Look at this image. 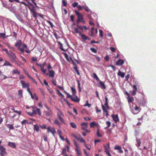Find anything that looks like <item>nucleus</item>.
<instances>
[{"label":"nucleus","instance_id":"1","mask_svg":"<svg viewBox=\"0 0 156 156\" xmlns=\"http://www.w3.org/2000/svg\"><path fill=\"white\" fill-rule=\"evenodd\" d=\"M38 114L39 115H41V112L40 109L37 107H32V112H28V114L30 116H33Z\"/></svg>","mask_w":156,"mask_h":156},{"label":"nucleus","instance_id":"2","mask_svg":"<svg viewBox=\"0 0 156 156\" xmlns=\"http://www.w3.org/2000/svg\"><path fill=\"white\" fill-rule=\"evenodd\" d=\"M75 12L77 16V20H76V23H79L80 21L83 23L85 22V21L83 20V15L78 12L77 10L75 11Z\"/></svg>","mask_w":156,"mask_h":156},{"label":"nucleus","instance_id":"3","mask_svg":"<svg viewBox=\"0 0 156 156\" xmlns=\"http://www.w3.org/2000/svg\"><path fill=\"white\" fill-rule=\"evenodd\" d=\"M8 56L12 62H16V59L17 58V57L14 53L12 51H10V53L8 54Z\"/></svg>","mask_w":156,"mask_h":156},{"label":"nucleus","instance_id":"4","mask_svg":"<svg viewBox=\"0 0 156 156\" xmlns=\"http://www.w3.org/2000/svg\"><path fill=\"white\" fill-rule=\"evenodd\" d=\"M20 83L22 85L23 88H25L30 87L29 83L24 80H21Z\"/></svg>","mask_w":156,"mask_h":156},{"label":"nucleus","instance_id":"5","mask_svg":"<svg viewBox=\"0 0 156 156\" xmlns=\"http://www.w3.org/2000/svg\"><path fill=\"white\" fill-rule=\"evenodd\" d=\"M5 150V148L3 146H0V154L1 156H5L7 155Z\"/></svg>","mask_w":156,"mask_h":156},{"label":"nucleus","instance_id":"6","mask_svg":"<svg viewBox=\"0 0 156 156\" xmlns=\"http://www.w3.org/2000/svg\"><path fill=\"white\" fill-rule=\"evenodd\" d=\"M37 64L40 67L41 70L43 73H46L47 71V69L44 68V66L46 65L45 62H44L42 64H40L38 65L37 63Z\"/></svg>","mask_w":156,"mask_h":156},{"label":"nucleus","instance_id":"7","mask_svg":"<svg viewBox=\"0 0 156 156\" xmlns=\"http://www.w3.org/2000/svg\"><path fill=\"white\" fill-rule=\"evenodd\" d=\"M48 131V133H52L53 136H55V133H56L55 129L53 127H47Z\"/></svg>","mask_w":156,"mask_h":156},{"label":"nucleus","instance_id":"8","mask_svg":"<svg viewBox=\"0 0 156 156\" xmlns=\"http://www.w3.org/2000/svg\"><path fill=\"white\" fill-rule=\"evenodd\" d=\"M32 123L31 122H28L26 120H24L21 122V124L23 125H26V124H30ZM33 125L34 126V127H38V125L36 124H33V122L32 123Z\"/></svg>","mask_w":156,"mask_h":156},{"label":"nucleus","instance_id":"9","mask_svg":"<svg viewBox=\"0 0 156 156\" xmlns=\"http://www.w3.org/2000/svg\"><path fill=\"white\" fill-rule=\"evenodd\" d=\"M49 74H47L46 75H49V77L53 78L54 77L55 75V72L52 70L48 71Z\"/></svg>","mask_w":156,"mask_h":156},{"label":"nucleus","instance_id":"10","mask_svg":"<svg viewBox=\"0 0 156 156\" xmlns=\"http://www.w3.org/2000/svg\"><path fill=\"white\" fill-rule=\"evenodd\" d=\"M112 117L115 123H117L119 121L118 114H116L115 115H112Z\"/></svg>","mask_w":156,"mask_h":156},{"label":"nucleus","instance_id":"11","mask_svg":"<svg viewBox=\"0 0 156 156\" xmlns=\"http://www.w3.org/2000/svg\"><path fill=\"white\" fill-rule=\"evenodd\" d=\"M75 151L78 156H81V152L80 147L75 148Z\"/></svg>","mask_w":156,"mask_h":156},{"label":"nucleus","instance_id":"12","mask_svg":"<svg viewBox=\"0 0 156 156\" xmlns=\"http://www.w3.org/2000/svg\"><path fill=\"white\" fill-rule=\"evenodd\" d=\"M133 88V90L131 91L132 93V94L133 95H135L136 94V92L137 90V88L136 85H133L132 86Z\"/></svg>","mask_w":156,"mask_h":156},{"label":"nucleus","instance_id":"13","mask_svg":"<svg viewBox=\"0 0 156 156\" xmlns=\"http://www.w3.org/2000/svg\"><path fill=\"white\" fill-rule=\"evenodd\" d=\"M27 46L25 44H24L22 45V47L20 48V47H18V50L22 52H24L25 51L24 49L27 48Z\"/></svg>","mask_w":156,"mask_h":156},{"label":"nucleus","instance_id":"14","mask_svg":"<svg viewBox=\"0 0 156 156\" xmlns=\"http://www.w3.org/2000/svg\"><path fill=\"white\" fill-rule=\"evenodd\" d=\"M71 100L72 101L76 102H78L80 101V99L76 96H75L74 97H72Z\"/></svg>","mask_w":156,"mask_h":156},{"label":"nucleus","instance_id":"15","mask_svg":"<svg viewBox=\"0 0 156 156\" xmlns=\"http://www.w3.org/2000/svg\"><path fill=\"white\" fill-rule=\"evenodd\" d=\"M102 108L104 112H105L106 114V117H108L109 115L108 112L107 111V109L105 108L104 106L103 105H102Z\"/></svg>","mask_w":156,"mask_h":156},{"label":"nucleus","instance_id":"16","mask_svg":"<svg viewBox=\"0 0 156 156\" xmlns=\"http://www.w3.org/2000/svg\"><path fill=\"white\" fill-rule=\"evenodd\" d=\"M87 127H82V129L83 130H85V132H84L82 133V135L83 136H85L86 135V133H89L90 132V130L86 129Z\"/></svg>","mask_w":156,"mask_h":156},{"label":"nucleus","instance_id":"17","mask_svg":"<svg viewBox=\"0 0 156 156\" xmlns=\"http://www.w3.org/2000/svg\"><path fill=\"white\" fill-rule=\"evenodd\" d=\"M12 74L19 75L20 73V71L18 69H13L12 72Z\"/></svg>","mask_w":156,"mask_h":156},{"label":"nucleus","instance_id":"18","mask_svg":"<svg viewBox=\"0 0 156 156\" xmlns=\"http://www.w3.org/2000/svg\"><path fill=\"white\" fill-rule=\"evenodd\" d=\"M57 43L58 44L60 45L59 48L62 51H66L67 49L65 50L63 48L62 44L59 41H58Z\"/></svg>","mask_w":156,"mask_h":156},{"label":"nucleus","instance_id":"19","mask_svg":"<svg viewBox=\"0 0 156 156\" xmlns=\"http://www.w3.org/2000/svg\"><path fill=\"white\" fill-rule=\"evenodd\" d=\"M118 75L120 76L122 78H123L125 75V73H123L119 70L118 73Z\"/></svg>","mask_w":156,"mask_h":156},{"label":"nucleus","instance_id":"20","mask_svg":"<svg viewBox=\"0 0 156 156\" xmlns=\"http://www.w3.org/2000/svg\"><path fill=\"white\" fill-rule=\"evenodd\" d=\"M8 145L12 148H15L16 147V145L14 143L9 142Z\"/></svg>","mask_w":156,"mask_h":156},{"label":"nucleus","instance_id":"21","mask_svg":"<svg viewBox=\"0 0 156 156\" xmlns=\"http://www.w3.org/2000/svg\"><path fill=\"white\" fill-rule=\"evenodd\" d=\"M107 146L104 145V147L105 149V152L107 151H109V149H110V146H109V143H107Z\"/></svg>","mask_w":156,"mask_h":156},{"label":"nucleus","instance_id":"22","mask_svg":"<svg viewBox=\"0 0 156 156\" xmlns=\"http://www.w3.org/2000/svg\"><path fill=\"white\" fill-rule=\"evenodd\" d=\"M98 123H96L95 122H93L90 124V127H93L94 126L98 127Z\"/></svg>","mask_w":156,"mask_h":156},{"label":"nucleus","instance_id":"23","mask_svg":"<svg viewBox=\"0 0 156 156\" xmlns=\"http://www.w3.org/2000/svg\"><path fill=\"white\" fill-rule=\"evenodd\" d=\"M124 63L123 60L121 59L119 60L116 63V65H121Z\"/></svg>","mask_w":156,"mask_h":156},{"label":"nucleus","instance_id":"24","mask_svg":"<svg viewBox=\"0 0 156 156\" xmlns=\"http://www.w3.org/2000/svg\"><path fill=\"white\" fill-rule=\"evenodd\" d=\"M71 136L74 137L77 140H79V138L80 137V135L77 134H75L74 133L72 134Z\"/></svg>","mask_w":156,"mask_h":156},{"label":"nucleus","instance_id":"25","mask_svg":"<svg viewBox=\"0 0 156 156\" xmlns=\"http://www.w3.org/2000/svg\"><path fill=\"white\" fill-rule=\"evenodd\" d=\"M22 43V41L21 40H19L15 44V46L16 47H20V46Z\"/></svg>","mask_w":156,"mask_h":156},{"label":"nucleus","instance_id":"26","mask_svg":"<svg viewBox=\"0 0 156 156\" xmlns=\"http://www.w3.org/2000/svg\"><path fill=\"white\" fill-rule=\"evenodd\" d=\"M58 116L61 122L64 124L65 123L64 120L62 117H61V116L60 114H58Z\"/></svg>","mask_w":156,"mask_h":156},{"label":"nucleus","instance_id":"27","mask_svg":"<svg viewBox=\"0 0 156 156\" xmlns=\"http://www.w3.org/2000/svg\"><path fill=\"white\" fill-rule=\"evenodd\" d=\"M73 94V95L75 96L76 94V89L73 87H71Z\"/></svg>","mask_w":156,"mask_h":156},{"label":"nucleus","instance_id":"28","mask_svg":"<svg viewBox=\"0 0 156 156\" xmlns=\"http://www.w3.org/2000/svg\"><path fill=\"white\" fill-rule=\"evenodd\" d=\"M97 136L98 137H101L102 136L99 128L98 129L97 131Z\"/></svg>","mask_w":156,"mask_h":156},{"label":"nucleus","instance_id":"29","mask_svg":"<svg viewBox=\"0 0 156 156\" xmlns=\"http://www.w3.org/2000/svg\"><path fill=\"white\" fill-rule=\"evenodd\" d=\"M127 98L128 99V102L129 103L132 102L134 101V98L133 97L130 98L129 96L127 97Z\"/></svg>","mask_w":156,"mask_h":156},{"label":"nucleus","instance_id":"30","mask_svg":"<svg viewBox=\"0 0 156 156\" xmlns=\"http://www.w3.org/2000/svg\"><path fill=\"white\" fill-rule=\"evenodd\" d=\"M100 86L102 88H103L104 89H105L106 88V87L105 84L103 83L102 82L100 81Z\"/></svg>","mask_w":156,"mask_h":156},{"label":"nucleus","instance_id":"31","mask_svg":"<svg viewBox=\"0 0 156 156\" xmlns=\"http://www.w3.org/2000/svg\"><path fill=\"white\" fill-rule=\"evenodd\" d=\"M31 98L32 99H35L36 101L38 100V98L37 96V94L35 93L34 94Z\"/></svg>","mask_w":156,"mask_h":156},{"label":"nucleus","instance_id":"32","mask_svg":"<svg viewBox=\"0 0 156 156\" xmlns=\"http://www.w3.org/2000/svg\"><path fill=\"white\" fill-rule=\"evenodd\" d=\"M74 30L75 31L76 33L77 34H79L80 35H81V33L80 31L78 30V28L77 27H76L74 28Z\"/></svg>","mask_w":156,"mask_h":156},{"label":"nucleus","instance_id":"33","mask_svg":"<svg viewBox=\"0 0 156 156\" xmlns=\"http://www.w3.org/2000/svg\"><path fill=\"white\" fill-rule=\"evenodd\" d=\"M3 66H12V65L11 64H10L9 62L5 61V62L4 63Z\"/></svg>","mask_w":156,"mask_h":156},{"label":"nucleus","instance_id":"34","mask_svg":"<svg viewBox=\"0 0 156 156\" xmlns=\"http://www.w3.org/2000/svg\"><path fill=\"white\" fill-rule=\"evenodd\" d=\"M64 93L66 94L68 98H70L71 99L72 97L71 95H70L69 93L66 91H64Z\"/></svg>","mask_w":156,"mask_h":156},{"label":"nucleus","instance_id":"35","mask_svg":"<svg viewBox=\"0 0 156 156\" xmlns=\"http://www.w3.org/2000/svg\"><path fill=\"white\" fill-rule=\"evenodd\" d=\"M81 38L82 39L85 41L87 40V37L84 34L81 35Z\"/></svg>","mask_w":156,"mask_h":156},{"label":"nucleus","instance_id":"36","mask_svg":"<svg viewBox=\"0 0 156 156\" xmlns=\"http://www.w3.org/2000/svg\"><path fill=\"white\" fill-rule=\"evenodd\" d=\"M51 82L54 85L56 86L57 84L56 83V80H55L54 78H52V79L51 80Z\"/></svg>","mask_w":156,"mask_h":156},{"label":"nucleus","instance_id":"37","mask_svg":"<svg viewBox=\"0 0 156 156\" xmlns=\"http://www.w3.org/2000/svg\"><path fill=\"white\" fill-rule=\"evenodd\" d=\"M74 69L75 71L76 72V73L78 75H80V74L79 71L77 69V67H74Z\"/></svg>","mask_w":156,"mask_h":156},{"label":"nucleus","instance_id":"38","mask_svg":"<svg viewBox=\"0 0 156 156\" xmlns=\"http://www.w3.org/2000/svg\"><path fill=\"white\" fill-rule=\"evenodd\" d=\"M146 101L145 100H144L142 101H140L139 102L140 104L142 105L143 106L146 103Z\"/></svg>","mask_w":156,"mask_h":156},{"label":"nucleus","instance_id":"39","mask_svg":"<svg viewBox=\"0 0 156 156\" xmlns=\"http://www.w3.org/2000/svg\"><path fill=\"white\" fill-rule=\"evenodd\" d=\"M23 72H24V73L25 74H26L27 76L29 77H30V75L29 74V73H28V71L26 70V69H23Z\"/></svg>","mask_w":156,"mask_h":156},{"label":"nucleus","instance_id":"40","mask_svg":"<svg viewBox=\"0 0 156 156\" xmlns=\"http://www.w3.org/2000/svg\"><path fill=\"white\" fill-rule=\"evenodd\" d=\"M99 35L100 37H103V31L101 30H99Z\"/></svg>","mask_w":156,"mask_h":156},{"label":"nucleus","instance_id":"41","mask_svg":"<svg viewBox=\"0 0 156 156\" xmlns=\"http://www.w3.org/2000/svg\"><path fill=\"white\" fill-rule=\"evenodd\" d=\"M29 8L30 10V11L31 12H35V10L34 7H29Z\"/></svg>","mask_w":156,"mask_h":156},{"label":"nucleus","instance_id":"42","mask_svg":"<svg viewBox=\"0 0 156 156\" xmlns=\"http://www.w3.org/2000/svg\"><path fill=\"white\" fill-rule=\"evenodd\" d=\"M54 123L56 124H57L58 126H60L61 123L58 121L57 119H55L54 121Z\"/></svg>","mask_w":156,"mask_h":156},{"label":"nucleus","instance_id":"43","mask_svg":"<svg viewBox=\"0 0 156 156\" xmlns=\"http://www.w3.org/2000/svg\"><path fill=\"white\" fill-rule=\"evenodd\" d=\"M121 148H122V147L121 146H120L116 145L114 147V149L115 150H119Z\"/></svg>","mask_w":156,"mask_h":156},{"label":"nucleus","instance_id":"44","mask_svg":"<svg viewBox=\"0 0 156 156\" xmlns=\"http://www.w3.org/2000/svg\"><path fill=\"white\" fill-rule=\"evenodd\" d=\"M91 104H89L88 101H87L86 102V104L84 105V106H88V107H90Z\"/></svg>","mask_w":156,"mask_h":156},{"label":"nucleus","instance_id":"45","mask_svg":"<svg viewBox=\"0 0 156 156\" xmlns=\"http://www.w3.org/2000/svg\"><path fill=\"white\" fill-rule=\"evenodd\" d=\"M93 75L94 77L96 79V80H99V78L98 77V76H97V75L96 74V73H94L93 74Z\"/></svg>","mask_w":156,"mask_h":156},{"label":"nucleus","instance_id":"46","mask_svg":"<svg viewBox=\"0 0 156 156\" xmlns=\"http://www.w3.org/2000/svg\"><path fill=\"white\" fill-rule=\"evenodd\" d=\"M77 82L78 85V87L79 88V90L80 91L81 90V88H80V81L78 80H77Z\"/></svg>","mask_w":156,"mask_h":156},{"label":"nucleus","instance_id":"47","mask_svg":"<svg viewBox=\"0 0 156 156\" xmlns=\"http://www.w3.org/2000/svg\"><path fill=\"white\" fill-rule=\"evenodd\" d=\"M78 3L77 2H74L72 4V6L73 7H76L78 5Z\"/></svg>","mask_w":156,"mask_h":156},{"label":"nucleus","instance_id":"48","mask_svg":"<svg viewBox=\"0 0 156 156\" xmlns=\"http://www.w3.org/2000/svg\"><path fill=\"white\" fill-rule=\"evenodd\" d=\"M78 140H79L81 142L83 143H84V144H85V140L82 138L80 137L79 138V139Z\"/></svg>","mask_w":156,"mask_h":156},{"label":"nucleus","instance_id":"49","mask_svg":"<svg viewBox=\"0 0 156 156\" xmlns=\"http://www.w3.org/2000/svg\"><path fill=\"white\" fill-rule=\"evenodd\" d=\"M62 4L64 6H67V2L66 1V0H62Z\"/></svg>","mask_w":156,"mask_h":156},{"label":"nucleus","instance_id":"50","mask_svg":"<svg viewBox=\"0 0 156 156\" xmlns=\"http://www.w3.org/2000/svg\"><path fill=\"white\" fill-rule=\"evenodd\" d=\"M90 50L94 53H96L97 52V50L94 48H90Z\"/></svg>","mask_w":156,"mask_h":156},{"label":"nucleus","instance_id":"51","mask_svg":"<svg viewBox=\"0 0 156 156\" xmlns=\"http://www.w3.org/2000/svg\"><path fill=\"white\" fill-rule=\"evenodd\" d=\"M134 109L136 111H138L139 110V111H140V108L138 107L137 105H136L134 108Z\"/></svg>","mask_w":156,"mask_h":156},{"label":"nucleus","instance_id":"52","mask_svg":"<svg viewBox=\"0 0 156 156\" xmlns=\"http://www.w3.org/2000/svg\"><path fill=\"white\" fill-rule=\"evenodd\" d=\"M73 141L74 142V146H75V148L76 147H79L78 145L76 143V141L74 140H73Z\"/></svg>","mask_w":156,"mask_h":156},{"label":"nucleus","instance_id":"53","mask_svg":"<svg viewBox=\"0 0 156 156\" xmlns=\"http://www.w3.org/2000/svg\"><path fill=\"white\" fill-rule=\"evenodd\" d=\"M136 142L138 144V146L139 147L140 146L141 144V141L140 139H137L136 140Z\"/></svg>","mask_w":156,"mask_h":156},{"label":"nucleus","instance_id":"54","mask_svg":"<svg viewBox=\"0 0 156 156\" xmlns=\"http://www.w3.org/2000/svg\"><path fill=\"white\" fill-rule=\"evenodd\" d=\"M77 8H78V10H82V9L83 8V7H82L80 5H78L77 6Z\"/></svg>","mask_w":156,"mask_h":156},{"label":"nucleus","instance_id":"55","mask_svg":"<svg viewBox=\"0 0 156 156\" xmlns=\"http://www.w3.org/2000/svg\"><path fill=\"white\" fill-rule=\"evenodd\" d=\"M47 22L50 24V25L51 26V27H53V24L51 21L49 20H47Z\"/></svg>","mask_w":156,"mask_h":156},{"label":"nucleus","instance_id":"56","mask_svg":"<svg viewBox=\"0 0 156 156\" xmlns=\"http://www.w3.org/2000/svg\"><path fill=\"white\" fill-rule=\"evenodd\" d=\"M57 132L58 133V135L59 136H61L62 134V132L61 130H60V129H58L57 130Z\"/></svg>","mask_w":156,"mask_h":156},{"label":"nucleus","instance_id":"57","mask_svg":"<svg viewBox=\"0 0 156 156\" xmlns=\"http://www.w3.org/2000/svg\"><path fill=\"white\" fill-rule=\"evenodd\" d=\"M62 154L64 155L66 154V150L65 148H64L62 151Z\"/></svg>","mask_w":156,"mask_h":156},{"label":"nucleus","instance_id":"58","mask_svg":"<svg viewBox=\"0 0 156 156\" xmlns=\"http://www.w3.org/2000/svg\"><path fill=\"white\" fill-rule=\"evenodd\" d=\"M8 48L9 49H10L12 51H14V48H13V47H11L9 45H8Z\"/></svg>","mask_w":156,"mask_h":156},{"label":"nucleus","instance_id":"59","mask_svg":"<svg viewBox=\"0 0 156 156\" xmlns=\"http://www.w3.org/2000/svg\"><path fill=\"white\" fill-rule=\"evenodd\" d=\"M57 91L58 92V95L59 96H62V97H64V96L59 91V90H57Z\"/></svg>","mask_w":156,"mask_h":156},{"label":"nucleus","instance_id":"60","mask_svg":"<svg viewBox=\"0 0 156 156\" xmlns=\"http://www.w3.org/2000/svg\"><path fill=\"white\" fill-rule=\"evenodd\" d=\"M3 51H5L6 52V53L8 55V54H9L10 53V52L11 51H9L8 50L6 49H3Z\"/></svg>","mask_w":156,"mask_h":156},{"label":"nucleus","instance_id":"61","mask_svg":"<svg viewBox=\"0 0 156 156\" xmlns=\"http://www.w3.org/2000/svg\"><path fill=\"white\" fill-rule=\"evenodd\" d=\"M64 55V56L67 59H68V55H67V54L65 53V52H62V53Z\"/></svg>","mask_w":156,"mask_h":156},{"label":"nucleus","instance_id":"62","mask_svg":"<svg viewBox=\"0 0 156 156\" xmlns=\"http://www.w3.org/2000/svg\"><path fill=\"white\" fill-rule=\"evenodd\" d=\"M52 68V67H51V64L50 63H49L47 67V69L48 70V71L50 70V69Z\"/></svg>","mask_w":156,"mask_h":156},{"label":"nucleus","instance_id":"63","mask_svg":"<svg viewBox=\"0 0 156 156\" xmlns=\"http://www.w3.org/2000/svg\"><path fill=\"white\" fill-rule=\"evenodd\" d=\"M18 93L19 95H20L21 96H22V90H19Z\"/></svg>","mask_w":156,"mask_h":156},{"label":"nucleus","instance_id":"64","mask_svg":"<svg viewBox=\"0 0 156 156\" xmlns=\"http://www.w3.org/2000/svg\"><path fill=\"white\" fill-rule=\"evenodd\" d=\"M83 9H84L87 12H89L90 10L88 8L87 6H86L85 7H83Z\"/></svg>","mask_w":156,"mask_h":156}]
</instances>
